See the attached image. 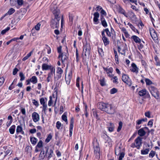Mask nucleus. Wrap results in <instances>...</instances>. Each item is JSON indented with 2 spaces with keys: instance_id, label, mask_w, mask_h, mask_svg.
Wrapping results in <instances>:
<instances>
[{
  "instance_id": "nucleus-1",
  "label": "nucleus",
  "mask_w": 160,
  "mask_h": 160,
  "mask_svg": "<svg viewBox=\"0 0 160 160\" xmlns=\"http://www.w3.org/2000/svg\"><path fill=\"white\" fill-rule=\"evenodd\" d=\"M101 110L109 114H113L115 112V108L113 106L108 103H102Z\"/></svg>"
},
{
  "instance_id": "nucleus-2",
  "label": "nucleus",
  "mask_w": 160,
  "mask_h": 160,
  "mask_svg": "<svg viewBox=\"0 0 160 160\" xmlns=\"http://www.w3.org/2000/svg\"><path fill=\"white\" fill-rule=\"evenodd\" d=\"M50 9L55 16V18L58 20L60 19V16H59L60 11L56 5L52 4L51 5Z\"/></svg>"
},
{
  "instance_id": "nucleus-3",
  "label": "nucleus",
  "mask_w": 160,
  "mask_h": 160,
  "mask_svg": "<svg viewBox=\"0 0 160 160\" xmlns=\"http://www.w3.org/2000/svg\"><path fill=\"white\" fill-rule=\"evenodd\" d=\"M148 89L152 95L155 98L158 99L159 97V94L157 89L152 86H149Z\"/></svg>"
},
{
  "instance_id": "nucleus-4",
  "label": "nucleus",
  "mask_w": 160,
  "mask_h": 160,
  "mask_svg": "<svg viewBox=\"0 0 160 160\" xmlns=\"http://www.w3.org/2000/svg\"><path fill=\"white\" fill-rule=\"evenodd\" d=\"M142 139L138 137L135 140L134 142L131 145V147L133 148H136L138 149L140 148L142 144Z\"/></svg>"
},
{
  "instance_id": "nucleus-5",
  "label": "nucleus",
  "mask_w": 160,
  "mask_h": 160,
  "mask_svg": "<svg viewBox=\"0 0 160 160\" xmlns=\"http://www.w3.org/2000/svg\"><path fill=\"white\" fill-rule=\"evenodd\" d=\"M63 71L60 67H58L57 68L56 74H54V81L56 82L60 79L62 77Z\"/></svg>"
},
{
  "instance_id": "nucleus-6",
  "label": "nucleus",
  "mask_w": 160,
  "mask_h": 160,
  "mask_svg": "<svg viewBox=\"0 0 160 160\" xmlns=\"http://www.w3.org/2000/svg\"><path fill=\"white\" fill-rule=\"evenodd\" d=\"M94 152L95 157L97 158H100V148L99 144L97 141L94 142Z\"/></svg>"
},
{
  "instance_id": "nucleus-7",
  "label": "nucleus",
  "mask_w": 160,
  "mask_h": 160,
  "mask_svg": "<svg viewBox=\"0 0 160 160\" xmlns=\"http://www.w3.org/2000/svg\"><path fill=\"white\" fill-rule=\"evenodd\" d=\"M122 79V81L129 87L131 86L132 84V82L131 79L128 75L125 74H123Z\"/></svg>"
},
{
  "instance_id": "nucleus-8",
  "label": "nucleus",
  "mask_w": 160,
  "mask_h": 160,
  "mask_svg": "<svg viewBox=\"0 0 160 160\" xmlns=\"http://www.w3.org/2000/svg\"><path fill=\"white\" fill-rule=\"evenodd\" d=\"M91 48L89 44L86 43L83 46V53H84L85 55H89L90 54Z\"/></svg>"
},
{
  "instance_id": "nucleus-9",
  "label": "nucleus",
  "mask_w": 160,
  "mask_h": 160,
  "mask_svg": "<svg viewBox=\"0 0 160 160\" xmlns=\"http://www.w3.org/2000/svg\"><path fill=\"white\" fill-rule=\"evenodd\" d=\"M45 148L46 150L45 154L42 158L43 159L45 157H47L48 159L49 160L53 155V150L51 149L49 150L48 148L47 147H46Z\"/></svg>"
},
{
  "instance_id": "nucleus-10",
  "label": "nucleus",
  "mask_w": 160,
  "mask_h": 160,
  "mask_svg": "<svg viewBox=\"0 0 160 160\" xmlns=\"http://www.w3.org/2000/svg\"><path fill=\"white\" fill-rule=\"evenodd\" d=\"M58 19H52L51 22L50 26L51 28H58L59 26V21Z\"/></svg>"
},
{
  "instance_id": "nucleus-11",
  "label": "nucleus",
  "mask_w": 160,
  "mask_h": 160,
  "mask_svg": "<svg viewBox=\"0 0 160 160\" xmlns=\"http://www.w3.org/2000/svg\"><path fill=\"white\" fill-rule=\"evenodd\" d=\"M47 101V99L46 98H42L40 99V104L42 105V110L43 111H45L47 110V107L46 102Z\"/></svg>"
},
{
  "instance_id": "nucleus-12",
  "label": "nucleus",
  "mask_w": 160,
  "mask_h": 160,
  "mask_svg": "<svg viewBox=\"0 0 160 160\" xmlns=\"http://www.w3.org/2000/svg\"><path fill=\"white\" fill-rule=\"evenodd\" d=\"M103 69L104 71L106 72L107 74L109 77L110 78H112L114 76V75L112 74V72L113 71V70L112 68H103Z\"/></svg>"
},
{
  "instance_id": "nucleus-13",
  "label": "nucleus",
  "mask_w": 160,
  "mask_h": 160,
  "mask_svg": "<svg viewBox=\"0 0 160 160\" xmlns=\"http://www.w3.org/2000/svg\"><path fill=\"white\" fill-rule=\"evenodd\" d=\"M61 58L62 63L64 64L68 58V55L65 52H63L62 54H59L58 58Z\"/></svg>"
},
{
  "instance_id": "nucleus-14",
  "label": "nucleus",
  "mask_w": 160,
  "mask_h": 160,
  "mask_svg": "<svg viewBox=\"0 0 160 160\" xmlns=\"http://www.w3.org/2000/svg\"><path fill=\"white\" fill-rule=\"evenodd\" d=\"M32 118L35 122H38L40 120V117L38 114L36 112H34L32 113Z\"/></svg>"
},
{
  "instance_id": "nucleus-15",
  "label": "nucleus",
  "mask_w": 160,
  "mask_h": 160,
  "mask_svg": "<svg viewBox=\"0 0 160 160\" xmlns=\"http://www.w3.org/2000/svg\"><path fill=\"white\" fill-rule=\"evenodd\" d=\"M74 122V119L73 118H72L71 119L70 123L69 126V136L70 137L72 136V134Z\"/></svg>"
},
{
  "instance_id": "nucleus-16",
  "label": "nucleus",
  "mask_w": 160,
  "mask_h": 160,
  "mask_svg": "<svg viewBox=\"0 0 160 160\" xmlns=\"http://www.w3.org/2000/svg\"><path fill=\"white\" fill-rule=\"evenodd\" d=\"M150 33L151 37L153 40L157 39V33L155 30L153 28H151L150 29Z\"/></svg>"
},
{
  "instance_id": "nucleus-17",
  "label": "nucleus",
  "mask_w": 160,
  "mask_h": 160,
  "mask_svg": "<svg viewBox=\"0 0 160 160\" xmlns=\"http://www.w3.org/2000/svg\"><path fill=\"white\" fill-rule=\"evenodd\" d=\"M93 22L95 24H97L99 22V20L98 19L99 16V13L97 12H95L93 14Z\"/></svg>"
},
{
  "instance_id": "nucleus-18",
  "label": "nucleus",
  "mask_w": 160,
  "mask_h": 160,
  "mask_svg": "<svg viewBox=\"0 0 160 160\" xmlns=\"http://www.w3.org/2000/svg\"><path fill=\"white\" fill-rule=\"evenodd\" d=\"M147 118H143L141 119H139L137 120L136 122V128L137 129H138L140 128L141 126H138L139 125L142 123L143 122H146L147 121Z\"/></svg>"
},
{
  "instance_id": "nucleus-19",
  "label": "nucleus",
  "mask_w": 160,
  "mask_h": 160,
  "mask_svg": "<svg viewBox=\"0 0 160 160\" xmlns=\"http://www.w3.org/2000/svg\"><path fill=\"white\" fill-rule=\"evenodd\" d=\"M132 68L131 70L132 72L137 74L138 72V68L135 64L133 63L131 64Z\"/></svg>"
},
{
  "instance_id": "nucleus-20",
  "label": "nucleus",
  "mask_w": 160,
  "mask_h": 160,
  "mask_svg": "<svg viewBox=\"0 0 160 160\" xmlns=\"http://www.w3.org/2000/svg\"><path fill=\"white\" fill-rule=\"evenodd\" d=\"M131 38L136 43H140L141 42V39L136 35H132L131 36Z\"/></svg>"
},
{
  "instance_id": "nucleus-21",
  "label": "nucleus",
  "mask_w": 160,
  "mask_h": 160,
  "mask_svg": "<svg viewBox=\"0 0 160 160\" xmlns=\"http://www.w3.org/2000/svg\"><path fill=\"white\" fill-rule=\"evenodd\" d=\"M16 131L17 134L20 132L22 134L24 135V132L22 130V127L21 125L17 126Z\"/></svg>"
},
{
  "instance_id": "nucleus-22",
  "label": "nucleus",
  "mask_w": 160,
  "mask_h": 160,
  "mask_svg": "<svg viewBox=\"0 0 160 160\" xmlns=\"http://www.w3.org/2000/svg\"><path fill=\"white\" fill-rule=\"evenodd\" d=\"M72 73L71 72L69 73L68 76L67 77L65 76V80L66 83L69 85L70 83L71 79L72 78Z\"/></svg>"
},
{
  "instance_id": "nucleus-23",
  "label": "nucleus",
  "mask_w": 160,
  "mask_h": 160,
  "mask_svg": "<svg viewBox=\"0 0 160 160\" xmlns=\"http://www.w3.org/2000/svg\"><path fill=\"white\" fill-rule=\"evenodd\" d=\"M128 25L131 29L135 32L139 34V33L138 30L130 22H128Z\"/></svg>"
},
{
  "instance_id": "nucleus-24",
  "label": "nucleus",
  "mask_w": 160,
  "mask_h": 160,
  "mask_svg": "<svg viewBox=\"0 0 160 160\" xmlns=\"http://www.w3.org/2000/svg\"><path fill=\"white\" fill-rule=\"evenodd\" d=\"M106 138L105 143H108V145L109 147H111L112 143V141L111 139L107 135H106Z\"/></svg>"
},
{
  "instance_id": "nucleus-25",
  "label": "nucleus",
  "mask_w": 160,
  "mask_h": 160,
  "mask_svg": "<svg viewBox=\"0 0 160 160\" xmlns=\"http://www.w3.org/2000/svg\"><path fill=\"white\" fill-rule=\"evenodd\" d=\"M146 132L144 130L143 128L139 129L138 131V134L140 136H143L146 134Z\"/></svg>"
},
{
  "instance_id": "nucleus-26",
  "label": "nucleus",
  "mask_w": 160,
  "mask_h": 160,
  "mask_svg": "<svg viewBox=\"0 0 160 160\" xmlns=\"http://www.w3.org/2000/svg\"><path fill=\"white\" fill-rule=\"evenodd\" d=\"M123 152H122V149L120 147H118L116 148L115 153L116 155L119 156L121 153Z\"/></svg>"
},
{
  "instance_id": "nucleus-27",
  "label": "nucleus",
  "mask_w": 160,
  "mask_h": 160,
  "mask_svg": "<svg viewBox=\"0 0 160 160\" xmlns=\"http://www.w3.org/2000/svg\"><path fill=\"white\" fill-rule=\"evenodd\" d=\"M102 40L103 42L104 45L105 46H106L109 43V40L106 37H102Z\"/></svg>"
},
{
  "instance_id": "nucleus-28",
  "label": "nucleus",
  "mask_w": 160,
  "mask_h": 160,
  "mask_svg": "<svg viewBox=\"0 0 160 160\" xmlns=\"http://www.w3.org/2000/svg\"><path fill=\"white\" fill-rule=\"evenodd\" d=\"M30 81L33 84H35L37 82L38 79L36 76H34L32 77Z\"/></svg>"
},
{
  "instance_id": "nucleus-29",
  "label": "nucleus",
  "mask_w": 160,
  "mask_h": 160,
  "mask_svg": "<svg viewBox=\"0 0 160 160\" xmlns=\"http://www.w3.org/2000/svg\"><path fill=\"white\" fill-rule=\"evenodd\" d=\"M16 126L15 125H13L11 126L9 129V132L10 134H13L15 132Z\"/></svg>"
},
{
  "instance_id": "nucleus-30",
  "label": "nucleus",
  "mask_w": 160,
  "mask_h": 160,
  "mask_svg": "<svg viewBox=\"0 0 160 160\" xmlns=\"http://www.w3.org/2000/svg\"><path fill=\"white\" fill-rule=\"evenodd\" d=\"M121 31L124 34L125 36L127 38H128L129 35L128 33V32L127 31L126 28H121Z\"/></svg>"
},
{
  "instance_id": "nucleus-31",
  "label": "nucleus",
  "mask_w": 160,
  "mask_h": 160,
  "mask_svg": "<svg viewBox=\"0 0 160 160\" xmlns=\"http://www.w3.org/2000/svg\"><path fill=\"white\" fill-rule=\"evenodd\" d=\"M51 67V66L48 65L47 64L43 63L42 65V68L43 70H48Z\"/></svg>"
},
{
  "instance_id": "nucleus-32",
  "label": "nucleus",
  "mask_w": 160,
  "mask_h": 160,
  "mask_svg": "<svg viewBox=\"0 0 160 160\" xmlns=\"http://www.w3.org/2000/svg\"><path fill=\"white\" fill-rule=\"evenodd\" d=\"M150 150V149L149 148L142 150H141V154L142 155H147L148 153Z\"/></svg>"
},
{
  "instance_id": "nucleus-33",
  "label": "nucleus",
  "mask_w": 160,
  "mask_h": 160,
  "mask_svg": "<svg viewBox=\"0 0 160 160\" xmlns=\"http://www.w3.org/2000/svg\"><path fill=\"white\" fill-rule=\"evenodd\" d=\"M101 24L102 26L105 28L108 27V23L104 18H101Z\"/></svg>"
},
{
  "instance_id": "nucleus-34",
  "label": "nucleus",
  "mask_w": 160,
  "mask_h": 160,
  "mask_svg": "<svg viewBox=\"0 0 160 160\" xmlns=\"http://www.w3.org/2000/svg\"><path fill=\"white\" fill-rule=\"evenodd\" d=\"M41 27V24L40 23H38L31 30L32 32H34V29L37 31H38L40 29Z\"/></svg>"
},
{
  "instance_id": "nucleus-35",
  "label": "nucleus",
  "mask_w": 160,
  "mask_h": 160,
  "mask_svg": "<svg viewBox=\"0 0 160 160\" xmlns=\"http://www.w3.org/2000/svg\"><path fill=\"white\" fill-rule=\"evenodd\" d=\"M119 12L120 13L123 14L127 18L128 16V14L125 12V11L122 8L119 9Z\"/></svg>"
},
{
  "instance_id": "nucleus-36",
  "label": "nucleus",
  "mask_w": 160,
  "mask_h": 160,
  "mask_svg": "<svg viewBox=\"0 0 160 160\" xmlns=\"http://www.w3.org/2000/svg\"><path fill=\"white\" fill-rule=\"evenodd\" d=\"M146 93V90L144 89L140 91L139 92V94L141 96H145Z\"/></svg>"
},
{
  "instance_id": "nucleus-37",
  "label": "nucleus",
  "mask_w": 160,
  "mask_h": 160,
  "mask_svg": "<svg viewBox=\"0 0 160 160\" xmlns=\"http://www.w3.org/2000/svg\"><path fill=\"white\" fill-rule=\"evenodd\" d=\"M32 52L33 51H31L29 53L27 54L25 57L23 58L22 59V61H25V60H27L29 57H30L31 56V55Z\"/></svg>"
},
{
  "instance_id": "nucleus-38",
  "label": "nucleus",
  "mask_w": 160,
  "mask_h": 160,
  "mask_svg": "<svg viewBox=\"0 0 160 160\" xmlns=\"http://www.w3.org/2000/svg\"><path fill=\"white\" fill-rule=\"evenodd\" d=\"M67 115V113L66 112H64L62 116V120L67 123L68 122V120Z\"/></svg>"
},
{
  "instance_id": "nucleus-39",
  "label": "nucleus",
  "mask_w": 160,
  "mask_h": 160,
  "mask_svg": "<svg viewBox=\"0 0 160 160\" xmlns=\"http://www.w3.org/2000/svg\"><path fill=\"white\" fill-rule=\"evenodd\" d=\"M112 82L114 83L117 84L118 83V78L117 76L113 77V78H112Z\"/></svg>"
},
{
  "instance_id": "nucleus-40",
  "label": "nucleus",
  "mask_w": 160,
  "mask_h": 160,
  "mask_svg": "<svg viewBox=\"0 0 160 160\" xmlns=\"http://www.w3.org/2000/svg\"><path fill=\"white\" fill-rule=\"evenodd\" d=\"M145 81L147 85H149V86H150V85H151L152 83L151 81L148 78H146L145 79Z\"/></svg>"
},
{
  "instance_id": "nucleus-41",
  "label": "nucleus",
  "mask_w": 160,
  "mask_h": 160,
  "mask_svg": "<svg viewBox=\"0 0 160 160\" xmlns=\"http://www.w3.org/2000/svg\"><path fill=\"white\" fill-rule=\"evenodd\" d=\"M52 76H53L52 75L48 73V77L47 78V80H46L47 82H49L51 81L52 80Z\"/></svg>"
},
{
  "instance_id": "nucleus-42",
  "label": "nucleus",
  "mask_w": 160,
  "mask_h": 160,
  "mask_svg": "<svg viewBox=\"0 0 160 160\" xmlns=\"http://www.w3.org/2000/svg\"><path fill=\"white\" fill-rule=\"evenodd\" d=\"M30 141L31 143L35 145L37 142V139L34 137H32L30 138Z\"/></svg>"
},
{
  "instance_id": "nucleus-43",
  "label": "nucleus",
  "mask_w": 160,
  "mask_h": 160,
  "mask_svg": "<svg viewBox=\"0 0 160 160\" xmlns=\"http://www.w3.org/2000/svg\"><path fill=\"white\" fill-rule=\"evenodd\" d=\"M19 75L20 77V81H22L24 80L25 79V76L22 72H20L19 73Z\"/></svg>"
},
{
  "instance_id": "nucleus-44",
  "label": "nucleus",
  "mask_w": 160,
  "mask_h": 160,
  "mask_svg": "<svg viewBox=\"0 0 160 160\" xmlns=\"http://www.w3.org/2000/svg\"><path fill=\"white\" fill-rule=\"evenodd\" d=\"M15 12V10L13 8H11L6 13L7 14L11 15Z\"/></svg>"
},
{
  "instance_id": "nucleus-45",
  "label": "nucleus",
  "mask_w": 160,
  "mask_h": 160,
  "mask_svg": "<svg viewBox=\"0 0 160 160\" xmlns=\"http://www.w3.org/2000/svg\"><path fill=\"white\" fill-rule=\"evenodd\" d=\"M49 69L51 71L48 73L53 75V72L54 74H55V68L54 67H53L51 66V67L49 68Z\"/></svg>"
},
{
  "instance_id": "nucleus-46",
  "label": "nucleus",
  "mask_w": 160,
  "mask_h": 160,
  "mask_svg": "<svg viewBox=\"0 0 160 160\" xmlns=\"http://www.w3.org/2000/svg\"><path fill=\"white\" fill-rule=\"evenodd\" d=\"M101 14L103 16H106L107 15L106 12L102 8H101Z\"/></svg>"
},
{
  "instance_id": "nucleus-47",
  "label": "nucleus",
  "mask_w": 160,
  "mask_h": 160,
  "mask_svg": "<svg viewBox=\"0 0 160 160\" xmlns=\"http://www.w3.org/2000/svg\"><path fill=\"white\" fill-rule=\"evenodd\" d=\"M111 127H108V130L110 132H112L113 131L114 129V126L113 123H110Z\"/></svg>"
},
{
  "instance_id": "nucleus-48",
  "label": "nucleus",
  "mask_w": 160,
  "mask_h": 160,
  "mask_svg": "<svg viewBox=\"0 0 160 160\" xmlns=\"http://www.w3.org/2000/svg\"><path fill=\"white\" fill-rule=\"evenodd\" d=\"M52 138V135L50 134H49L48 135L47 138L46 139L45 142L47 143L48 142L50 141V140Z\"/></svg>"
},
{
  "instance_id": "nucleus-49",
  "label": "nucleus",
  "mask_w": 160,
  "mask_h": 160,
  "mask_svg": "<svg viewBox=\"0 0 160 160\" xmlns=\"http://www.w3.org/2000/svg\"><path fill=\"white\" fill-rule=\"evenodd\" d=\"M49 99H50L48 102V105L49 106H51L53 103V101L52 100V96H51L50 97Z\"/></svg>"
},
{
  "instance_id": "nucleus-50",
  "label": "nucleus",
  "mask_w": 160,
  "mask_h": 160,
  "mask_svg": "<svg viewBox=\"0 0 160 160\" xmlns=\"http://www.w3.org/2000/svg\"><path fill=\"white\" fill-rule=\"evenodd\" d=\"M155 154V152L152 150L150 152L149 154V157L150 158H152L154 157Z\"/></svg>"
},
{
  "instance_id": "nucleus-51",
  "label": "nucleus",
  "mask_w": 160,
  "mask_h": 160,
  "mask_svg": "<svg viewBox=\"0 0 160 160\" xmlns=\"http://www.w3.org/2000/svg\"><path fill=\"white\" fill-rule=\"evenodd\" d=\"M106 83L104 78H103L102 80H101V85L103 86H106Z\"/></svg>"
},
{
  "instance_id": "nucleus-52",
  "label": "nucleus",
  "mask_w": 160,
  "mask_h": 160,
  "mask_svg": "<svg viewBox=\"0 0 160 160\" xmlns=\"http://www.w3.org/2000/svg\"><path fill=\"white\" fill-rule=\"evenodd\" d=\"M73 16L72 14H69V21L71 22L72 24L73 21Z\"/></svg>"
},
{
  "instance_id": "nucleus-53",
  "label": "nucleus",
  "mask_w": 160,
  "mask_h": 160,
  "mask_svg": "<svg viewBox=\"0 0 160 160\" xmlns=\"http://www.w3.org/2000/svg\"><path fill=\"white\" fill-rule=\"evenodd\" d=\"M122 122H120L119 123V126H118V128L117 129V131L118 132H119L121 130L122 128Z\"/></svg>"
},
{
  "instance_id": "nucleus-54",
  "label": "nucleus",
  "mask_w": 160,
  "mask_h": 160,
  "mask_svg": "<svg viewBox=\"0 0 160 160\" xmlns=\"http://www.w3.org/2000/svg\"><path fill=\"white\" fill-rule=\"evenodd\" d=\"M10 29V27H8L6 29L2 30L1 32V33L3 35L5 34Z\"/></svg>"
},
{
  "instance_id": "nucleus-55",
  "label": "nucleus",
  "mask_w": 160,
  "mask_h": 160,
  "mask_svg": "<svg viewBox=\"0 0 160 160\" xmlns=\"http://www.w3.org/2000/svg\"><path fill=\"white\" fill-rule=\"evenodd\" d=\"M117 89L113 88L110 90V92L111 94H113L117 92Z\"/></svg>"
},
{
  "instance_id": "nucleus-56",
  "label": "nucleus",
  "mask_w": 160,
  "mask_h": 160,
  "mask_svg": "<svg viewBox=\"0 0 160 160\" xmlns=\"http://www.w3.org/2000/svg\"><path fill=\"white\" fill-rule=\"evenodd\" d=\"M32 102L33 104L35 105L36 107H38L39 106L38 102L35 99H33L32 100Z\"/></svg>"
},
{
  "instance_id": "nucleus-57",
  "label": "nucleus",
  "mask_w": 160,
  "mask_h": 160,
  "mask_svg": "<svg viewBox=\"0 0 160 160\" xmlns=\"http://www.w3.org/2000/svg\"><path fill=\"white\" fill-rule=\"evenodd\" d=\"M42 146V142L40 140L38 143L36 147H38L39 148H41Z\"/></svg>"
},
{
  "instance_id": "nucleus-58",
  "label": "nucleus",
  "mask_w": 160,
  "mask_h": 160,
  "mask_svg": "<svg viewBox=\"0 0 160 160\" xmlns=\"http://www.w3.org/2000/svg\"><path fill=\"white\" fill-rule=\"evenodd\" d=\"M104 31L106 32L107 35L109 37H111V33L108 28H106L104 29Z\"/></svg>"
},
{
  "instance_id": "nucleus-59",
  "label": "nucleus",
  "mask_w": 160,
  "mask_h": 160,
  "mask_svg": "<svg viewBox=\"0 0 160 160\" xmlns=\"http://www.w3.org/2000/svg\"><path fill=\"white\" fill-rule=\"evenodd\" d=\"M124 155L125 154L124 153H121L119 155L118 159L120 160H122V159L124 158Z\"/></svg>"
},
{
  "instance_id": "nucleus-60",
  "label": "nucleus",
  "mask_w": 160,
  "mask_h": 160,
  "mask_svg": "<svg viewBox=\"0 0 160 160\" xmlns=\"http://www.w3.org/2000/svg\"><path fill=\"white\" fill-rule=\"evenodd\" d=\"M5 79L3 77L0 78V86H2L3 83Z\"/></svg>"
},
{
  "instance_id": "nucleus-61",
  "label": "nucleus",
  "mask_w": 160,
  "mask_h": 160,
  "mask_svg": "<svg viewBox=\"0 0 160 160\" xmlns=\"http://www.w3.org/2000/svg\"><path fill=\"white\" fill-rule=\"evenodd\" d=\"M62 125L61 123L59 121H58L56 123V127L58 129H60Z\"/></svg>"
},
{
  "instance_id": "nucleus-62",
  "label": "nucleus",
  "mask_w": 160,
  "mask_h": 160,
  "mask_svg": "<svg viewBox=\"0 0 160 160\" xmlns=\"http://www.w3.org/2000/svg\"><path fill=\"white\" fill-rule=\"evenodd\" d=\"M145 115L146 117L149 118H151L150 113V112L149 111H148V112H146L145 113Z\"/></svg>"
},
{
  "instance_id": "nucleus-63",
  "label": "nucleus",
  "mask_w": 160,
  "mask_h": 160,
  "mask_svg": "<svg viewBox=\"0 0 160 160\" xmlns=\"http://www.w3.org/2000/svg\"><path fill=\"white\" fill-rule=\"evenodd\" d=\"M17 3L18 5L21 6L23 4V0H17Z\"/></svg>"
},
{
  "instance_id": "nucleus-64",
  "label": "nucleus",
  "mask_w": 160,
  "mask_h": 160,
  "mask_svg": "<svg viewBox=\"0 0 160 160\" xmlns=\"http://www.w3.org/2000/svg\"><path fill=\"white\" fill-rule=\"evenodd\" d=\"M18 71V69L17 68H14V69H13V72H12V74H13V75H15L17 72Z\"/></svg>"
}]
</instances>
